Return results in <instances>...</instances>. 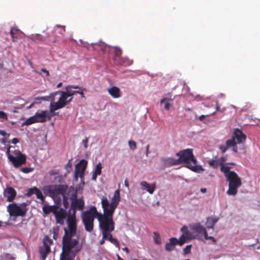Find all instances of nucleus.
<instances>
[{
  "label": "nucleus",
  "mask_w": 260,
  "mask_h": 260,
  "mask_svg": "<svg viewBox=\"0 0 260 260\" xmlns=\"http://www.w3.org/2000/svg\"><path fill=\"white\" fill-rule=\"evenodd\" d=\"M72 237L67 234L63 235L59 260H74L76 254L81 251L82 245H79V238L73 239Z\"/></svg>",
  "instance_id": "nucleus-1"
},
{
  "label": "nucleus",
  "mask_w": 260,
  "mask_h": 260,
  "mask_svg": "<svg viewBox=\"0 0 260 260\" xmlns=\"http://www.w3.org/2000/svg\"><path fill=\"white\" fill-rule=\"evenodd\" d=\"M120 200V196L119 189L115 191L111 203H109L106 197H103L102 198L101 204L104 211L103 218L113 221V214Z\"/></svg>",
  "instance_id": "nucleus-2"
},
{
  "label": "nucleus",
  "mask_w": 260,
  "mask_h": 260,
  "mask_svg": "<svg viewBox=\"0 0 260 260\" xmlns=\"http://www.w3.org/2000/svg\"><path fill=\"white\" fill-rule=\"evenodd\" d=\"M103 216L104 214L99 213L94 206H90L88 210L82 212L81 217L85 231L91 232L93 230L94 219L96 217L100 222V220H103Z\"/></svg>",
  "instance_id": "nucleus-3"
},
{
  "label": "nucleus",
  "mask_w": 260,
  "mask_h": 260,
  "mask_svg": "<svg viewBox=\"0 0 260 260\" xmlns=\"http://www.w3.org/2000/svg\"><path fill=\"white\" fill-rule=\"evenodd\" d=\"M11 148H15V147L9 146L6 152L8 160L10 161L15 168H18L25 165L26 162V156L23 154L19 149H15L11 150Z\"/></svg>",
  "instance_id": "nucleus-4"
},
{
  "label": "nucleus",
  "mask_w": 260,
  "mask_h": 260,
  "mask_svg": "<svg viewBox=\"0 0 260 260\" xmlns=\"http://www.w3.org/2000/svg\"><path fill=\"white\" fill-rule=\"evenodd\" d=\"M226 178L229 183L226 193L229 195L235 196L238 192L237 189L242 185L241 179L234 171L230 172Z\"/></svg>",
  "instance_id": "nucleus-5"
},
{
  "label": "nucleus",
  "mask_w": 260,
  "mask_h": 260,
  "mask_svg": "<svg viewBox=\"0 0 260 260\" xmlns=\"http://www.w3.org/2000/svg\"><path fill=\"white\" fill-rule=\"evenodd\" d=\"M115 223L111 221L103 218V220H100V228L102 231V238L100 242V245H103L105 240L108 237L107 233H111L114 230Z\"/></svg>",
  "instance_id": "nucleus-6"
},
{
  "label": "nucleus",
  "mask_w": 260,
  "mask_h": 260,
  "mask_svg": "<svg viewBox=\"0 0 260 260\" xmlns=\"http://www.w3.org/2000/svg\"><path fill=\"white\" fill-rule=\"evenodd\" d=\"M176 155L179 157L178 160L179 162V164L185 163L188 165L190 161L193 165L197 164V160L194 156L192 149L187 148L181 150L177 152Z\"/></svg>",
  "instance_id": "nucleus-7"
},
{
  "label": "nucleus",
  "mask_w": 260,
  "mask_h": 260,
  "mask_svg": "<svg viewBox=\"0 0 260 260\" xmlns=\"http://www.w3.org/2000/svg\"><path fill=\"white\" fill-rule=\"evenodd\" d=\"M69 231L64 228V235L67 234L68 236L74 237L77 231V219L74 213H71V210L68 212L67 220Z\"/></svg>",
  "instance_id": "nucleus-8"
},
{
  "label": "nucleus",
  "mask_w": 260,
  "mask_h": 260,
  "mask_svg": "<svg viewBox=\"0 0 260 260\" xmlns=\"http://www.w3.org/2000/svg\"><path fill=\"white\" fill-rule=\"evenodd\" d=\"M68 189L67 185H51L47 186L45 188V190L52 196L56 197L58 195H62L63 197L65 196Z\"/></svg>",
  "instance_id": "nucleus-9"
},
{
  "label": "nucleus",
  "mask_w": 260,
  "mask_h": 260,
  "mask_svg": "<svg viewBox=\"0 0 260 260\" xmlns=\"http://www.w3.org/2000/svg\"><path fill=\"white\" fill-rule=\"evenodd\" d=\"M7 211L12 216L23 217L26 214V209L25 205L20 207L14 203L10 204L8 206Z\"/></svg>",
  "instance_id": "nucleus-10"
},
{
  "label": "nucleus",
  "mask_w": 260,
  "mask_h": 260,
  "mask_svg": "<svg viewBox=\"0 0 260 260\" xmlns=\"http://www.w3.org/2000/svg\"><path fill=\"white\" fill-rule=\"evenodd\" d=\"M52 240L46 236L43 239V246L39 248L40 257L42 260H45L48 254L50 252V245L52 243Z\"/></svg>",
  "instance_id": "nucleus-11"
},
{
  "label": "nucleus",
  "mask_w": 260,
  "mask_h": 260,
  "mask_svg": "<svg viewBox=\"0 0 260 260\" xmlns=\"http://www.w3.org/2000/svg\"><path fill=\"white\" fill-rule=\"evenodd\" d=\"M87 165V161L84 159L80 160L75 165V178L77 180L78 177L83 178L84 173Z\"/></svg>",
  "instance_id": "nucleus-12"
},
{
  "label": "nucleus",
  "mask_w": 260,
  "mask_h": 260,
  "mask_svg": "<svg viewBox=\"0 0 260 260\" xmlns=\"http://www.w3.org/2000/svg\"><path fill=\"white\" fill-rule=\"evenodd\" d=\"M71 213H74L76 215V210L82 211L84 208V201L82 198H75L71 200Z\"/></svg>",
  "instance_id": "nucleus-13"
},
{
  "label": "nucleus",
  "mask_w": 260,
  "mask_h": 260,
  "mask_svg": "<svg viewBox=\"0 0 260 260\" xmlns=\"http://www.w3.org/2000/svg\"><path fill=\"white\" fill-rule=\"evenodd\" d=\"M232 139H234L235 141L237 140L236 143L240 144L245 142L246 139V136L243 133L242 130L236 128L234 130Z\"/></svg>",
  "instance_id": "nucleus-14"
},
{
  "label": "nucleus",
  "mask_w": 260,
  "mask_h": 260,
  "mask_svg": "<svg viewBox=\"0 0 260 260\" xmlns=\"http://www.w3.org/2000/svg\"><path fill=\"white\" fill-rule=\"evenodd\" d=\"M16 194V191L12 187H7L4 189V196L6 198L8 202H12L15 198Z\"/></svg>",
  "instance_id": "nucleus-15"
},
{
  "label": "nucleus",
  "mask_w": 260,
  "mask_h": 260,
  "mask_svg": "<svg viewBox=\"0 0 260 260\" xmlns=\"http://www.w3.org/2000/svg\"><path fill=\"white\" fill-rule=\"evenodd\" d=\"M58 93L60 94V96L57 101L63 107L69 104L73 100V98H70L66 91H58Z\"/></svg>",
  "instance_id": "nucleus-16"
},
{
  "label": "nucleus",
  "mask_w": 260,
  "mask_h": 260,
  "mask_svg": "<svg viewBox=\"0 0 260 260\" xmlns=\"http://www.w3.org/2000/svg\"><path fill=\"white\" fill-rule=\"evenodd\" d=\"M54 214L55 216L56 223L62 224L63 220L68 215V213L62 208H60L59 210H57Z\"/></svg>",
  "instance_id": "nucleus-17"
},
{
  "label": "nucleus",
  "mask_w": 260,
  "mask_h": 260,
  "mask_svg": "<svg viewBox=\"0 0 260 260\" xmlns=\"http://www.w3.org/2000/svg\"><path fill=\"white\" fill-rule=\"evenodd\" d=\"M37 122H44L47 119L50 120L51 115H49V113L46 111H42L40 113H36L35 115Z\"/></svg>",
  "instance_id": "nucleus-18"
},
{
  "label": "nucleus",
  "mask_w": 260,
  "mask_h": 260,
  "mask_svg": "<svg viewBox=\"0 0 260 260\" xmlns=\"http://www.w3.org/2000/svg\"><path fill=\"white\" fill-rule=\"evenodd\" d=\"M10 33L13 42H15L22 38V32L16 27H11Z\"/></svg>",
  "instance_id": "nucleus-19"
},
{
  "label": "nucleus",
  "mask_w": 260,
  "mask_h": 260,
  "mask_svg": "<svg viewBox=\"0 0 260 260\" xmlns=\"http://www.w3.org/2000/svg\"><path fill=\"white\" fill-rule=\"evenodd\" d=\"M140 185L143 189L146 190L150 194H152L155 189V184L154 183L150 185L146 181H143L140 182Z\"/></svg>",
  "instance_id": "nucleus-20"
},
{
  "label": "nucleus",
  "mask_w": 260,
  "mask_h": 260,
  "mask_svg": "<svg viewBox=\"0 0 260 260\" xmlns=\"http://www.w3.org/2000/svg\"><path fill=\"white\" fill-rule=\"evenodd\" d=\"M219 219V218L218 217H207L205 223V225L207 228H208V229H213L214 227L215 224L218 221Z\"/></svg>",
  "instance_id": "nucleus-21"
},
{
  "label": "nucleus",
  "mask_w": 260,
  "mask_h": 260,
  "mask_svg": "<svg viewBox=\"0 0 260 260\" xmlns=\"http://www.w3.org/2000/svg\"><path fill=\"white\" fill-rule=\"evenodd\" d=\"M109 94L113 98L117 99L121 96L120 90L116 86H113L108 89Z\"/></svg>",
  "instance_id": "nucleus-22"
},
{
  "label": "nucleus",
  "mask_w": 260,
  "mask_h": 260,
  "mask_svg": "<svg viewBox=\"0 0 260 260\" xmlns=\"http://www.w3.org/2000/svg\"><path fill=\"white\" fill-rule=\"evenodd\" d=\"M177 238L173 237L170 239V242L167 243L165 245V250L167 251H171L174 249L175 246L178 244Z\"/></svg>",
  "instance_id": "nucleus-23"
},
{
  "label": "nucleus",
  "mask_w": 260,
  "mask_h": 260,
  "mask_svg": "<svg viewBox=\"0 0 260 260\" xmlns=\"http://www.w3.org/2000/svg\"><path fill=\"white\" fill-rule=\"evenodd\" d=\"M43 211L45 214H48L51 212L53 214L55 213L58 209V207L56 205H48L47 204L44 205L42 208Z\"/></svg>",
  "instance_id": "nucleus-24"
},
{
  "label": "nucleus",
  "mask_w": 260,
  "mask_h": 260,
  "mask_svg": "<svg viewBox=\"0 0 260 260\" xmlns=\"http://www.w3.org/2000/svg\"><path fill=\"white\" fill-rule=\"evenodd\" d=\"M191 229L195 233L203 234L204 236H205V233H207L206 228L200 223L192 225Z\"/></svg>",
  "instance_id": "nucleus-25"
},
{
  "label": "nucleus",
  "mask_w": 260,
  "mask_h": 260,
  "mask_svg": "<svg viewBox=\"0 0 260 260\" xmlns=\"http://www.w3.org/2000/svg\"><path fill=\"white\" fill-rule=\"evenodd\" d=\"M164 164L166 167H171L174 165H180L178 159L168 157L163 159Z\"/></svg>",
  "instance_id": "nucleus-26"
},
{
  "label": "nucleus",
  "mask_w": 260,
  "mask_h": 260,
  "mask_svg": "<svg viewBox=\"0 0 260 260\" xmlns=\"http://www.w3.org/2000/svg\"><path fill=\"white\" fill-rule=\"evenodd\" d=\"M234 144V139H229L226 141L225 145H221L219 148L221 150L222 153H224L230 147H231L232 146H233Z\"/></svg>",
  "instance_id": "nucleus-27"
},
{
  "label": "nucleus",
  "mask_w": 260,
  "mask_h": 260,
  "mask_svg": "<svg viewBox=\"0 0 260 260\" xmlns=\"http://www.w3.org/2000/svg\"><path fill=\"white\" fill-rule=\"evenodd\" d=\"M67 196L70 200H72L77 198V191L74 187L71 186L68 190Z\"/></svg>",
  "instance_id": "nucleus-28"
},
{
  "label": "nucleus",
  "mask_w": 260,
  "mask_h": 260,
  "mask_svg": "<svg viewBox=\"0 0 260 260\" xmlns=\"http://www.w3.org/2000/svg\"><path fill=\"white\" fill-rule=\"evenodd\" d=\"M186 167L191 171L196 173H199L200 171L204 170V169L201 166L197 165V164L194 165L188 164L186 166Z\"/></svg>",
  "instance_id": "nucleus-29"
},
{
  "label": "nucleus",
  "mask_w": 260,
  "mask_h": 260,
  "mask_svg": "<svg viewBox=\"0 0 260 260\" xmlns=\"http://www.w3.org/2000/svg\"><path fill=\"white\" fill-rule=\"evenodd\" d=\"M107 235L108 237L107 239L113 243L117 248L120 249V244L116 238H113L112 235L110 233H107Z\"/></svg>",
  "instance_id": "nucleus-30"
},
{
  "label": "nucleus",
  "mask_w": 260,
  "mask_h": 260,
  "mask_svg": "<svg viewBox=\"0 0 260 260\" xmlns=\"http://www.w3.org/2000/svg\"><path fill=\"white\" fill-rule=\"evenodd\" d=\"M115 51H114V59L115 60H119L122 57H121V54L122 53V51L121 49L117 47H114Z\"/></svg>",
  "instance_id": "nucleus-31"
},
{
  "label": "nucleus",
  "mask_w": 260,
  "mask_h": 260,
  "mask_svg": "<svg viewBox=\"0 0 260 260\" xmlns=\"http://www.w3.org/2000/svg\"><path fill=\"white\" fill-rule=\"evenodd\" d=\"M63 108V107L57 101L54 104H51L50 106V112L53 113L55 110Z\"/></svg>",
  "instance_id": "nucleus-32"
},
{
  "label": "nucleus",
  "mask_w": 260,
  "mask_h": 260,
  "mask_svg": "<svg viewBox=\"0 0 260 260\" xmlns=\"http://www.w3.org/2000/svg\"><path fill=\"white\" fill-rule=\"evenodd\" d=\"M30 39L36 43H39L44 41V38L40 34L32 35L30 36Z\"/></svg>",
  "instance_id": "nucleus-33"
},
{
  "label": "nucleus",
  "mask_w": 260,
  "mask_h": 260,
  "mask_svg": "<svg viewBox=\"0 0 260 260\" xmlns=\"http://www.w3.org/2000/svg\"><path fill=\"white\" fill-rule=\"evenodd\" d=\"M64 89L66 90V92H67L70 98H73L72 96L77 93L78 92V90H73V88L70 87L69 85L66 86L64 87Z\"/></svg>",
  "instance_id": "nucleus-34"
},
{
  "label": "nucleus",
  "mask_w": 260,
  "mask_h": 260,
  "mask_svg": "<svg viewBox=\"0 0 260 260\" xmlns=\"http://www.w3.org/2000/svg\"><path fill=\"white\" fill-rule=\"evenodd\" d=\"M230 169L231 167L225 165V164L220 166V170L224 173V175L226 177V175L232 171H230Z\"/></svg>",
  "instance_id": "nucleus-35"
},
{
  "label": "nucleus",
  "mask_w": 260,
  "mask_h": 260,
  "mask_svg": "<svg viewBox=\"0 0 260 260\" xmlns=\"http://www.w3.org/2000/svg\"><path fill=\"white\" fill-rule=\"evenodd\" d=\"M36 118L35 117V115L30 117L29 118H27L23 123L22 125H30L32 123H36Z\"/></svg>",
  "instance_id": "nucleus-36"
},
{
  "label": "nucleus",
  "mask_w": 260,
  "mask_h": 260,
  "mask_svg": "<svg viewBox=\"0 0 260 260\" xmlns=\"http://www.w3.org/2000/svg\"><path fill=\"white\" fill-rule=\"evenodd\" d=\"M208 162V164L214 169H217L218 166H220L218 159H212L209 160Z\"/></svg>",
  "instance_id": "nucleus-37"
},
{
  "label": "nucleus",
  "mask_w": 260,
  "mask_h": 260,
  "mask_svg": "<svg viewBox=\"0 0 260 260\" xmlns=\"http://www.w3.org/2000/svg\"><path fill=\"white\" fill-rule=\"evenodd\" d=\"M119 63L124 66H128L132 64V61L127 58H121L119 60Z\"/></svg>",
  "instance_id": "nucleus-38"
},
{
  "label": "nucleus",
  "mask_w": 260,
  "mask_h": 260,
  "mask_svg": "<svg viewBox=\"0 0 260 260\" xmlns=\"http://www.w3.org/2000/svg\"><path fill=\"white\" fill-rule=\"evenodd\" d=\"M37 188V187L35 186L34 187L28 189L27 190L26 193H25L26 196L29 197L31 196L32 194H35L36 190Z\"/></svg>",
  "instance_id": "nucleus-39"
},
{
  "label": "nucleus",
  "mask_w": 260,
  "mask_h": 260,
  "mask_svg": "<svg viewBox=\"0 0 260 260\" xmlns=\"http://www.w3.org/2000/svg\"><path fill=\"white\" fill-rule=\"evenodd\" d=\"M35 194L36 195L37 199H40L42 201H44V197L41 190L38 188H37L36 190Z\"/></svg>",
  "instance_id": "nucleus-40"
},
{
  "label": "nucleus",
  "mask_w": 260,
  "mask_h": 260,
  "mask_svg": "<svg viewBox=\"0 0 260 260\" xmlns=\"http://www.w3.org/2000/svg\"><path fill=\"white\" fill-rule=\"evenodd\" d=\"M102 167L101 164L100 162H99L96 165L94 172L96 173V174H99L100 175L102 173Z\"/></svg>",
  "instance_id": "nucleus-41"
},
{
  "label": "nucleus",
  "mask_w": 260,
  "mask_h": 260,
  "mask_svg": "<svg viewBox=\"0 0 260 260\" xmlns=\"http://www.w3.org/2000/svg\"><path fill=\"white\" fill-rule=\"evenodd\" d=\"M128 145L131 148V149L134 150L136 149L137 148V144L136 143L133 141V140H129L128 142Z\"/></svg>",
  "instance_id": "nucleus-42"
},
{
  "label": "nucleus",
  "mask_w": 260,
  "mask_h": 260,
  "mask_svg": "<svg viewBox=\"0 0 260 260\" xmlns=\"http://www.w3.org/2000/svg\"><path fill=\"white\" fill-rule=\"evenodd\" d=\"M178 244L180 245H183L184 243L186 242V237L184 235H182L180 237L179 240H178Z\"/></svg>",
  "instance_id": "nucleus-43"
},
{
  "label": "nucleus",
  "mask_w": 260,
  "mask_h": 260,
  "mask_svg": "<svg viewBox=\"0 0 260 260\" xmlns=\"http://www.w3.org/2000/svg\"><path fill=\"white\" fill-rule=\"evenodd\" d=\"M34 169L31 168H22L21 169V171L22 172L24 173L27 174L33 171Z\"/></svg>",
  "instance_id": "nucleus-44"
},
{
  "label": "nucleus",
  "mask_w": 260,
  "mask_h": 260,
  "mask_svg": "<svg viewBox=\"0 0 260 260\" xmlns=\"http://www.w3.org/2000/svg\"><path fill=\"white\" fill-rule=\"evenodd\" d=\"M164 102H165L164 108L166 110H169L170 108V104L168 102H166V100L165 99H162L161 100L160 103H162Z\"/></svg>",
  "instance_id": "nucleus-45"
},
{
  "label": "nucleus",
  "mask_w": 260,
  "mask_h": 260,
  "mask_svg": "<svg viewBox=\"0 0 260 260\" xmlns=\"http://www.w3.org/2000/svg\"><path fill=\"white\" fill-rule=\"evenodd\" d=\"M191 245H188L186 246V247L184 249V254H189L191 252Z\"/></svg>",
  "instance_id": "nucleus-46"
},
{
  "label": "nucleus",
  "mask_w": 260,
  "mask_h": 260,
  "mask_svg": "<svg viewBox=\"0 0 260 260\" xmlns=\"http://www.w3.org/2000/svg\"><path fill=\"white\" fill-rule=\"evenodd\" d=\"M0 118L7 120L8 119V115L7 113L4 111H0Z\"/></svg>",
  "instance_id": "nucleus-47"
},
{
  "label": "nucleus",
  "mask_w": 260,
  "mask_h": 260,
  "mask_svg": "<svg viewBox=\"0 0 260 260\" xmlns=\"http://www.w3.org/2000/svg\"><path fill=\"white\" fill-rule=\"evenodd\" d=\"M204 237H205V239L206 240H211L214 243H215L216 242V240L213 237H212V236H209L208 235L207 232L205 233V235L204 236Z\"/></svg>",
  "instance_id": "nucleus-48"
},
{
  "label": "nucleus",
  "mask_w": 260,
  "mask_h": 260,
  "mask_svg": "<svg viewBox=\"0 0 260 260\" xmlns=\"http://www.w3.org/2000/svg\"><path fill=\"white\" fill-rule=\"evenodd\" d=\"M204 237H205V239L206 240H211L214 243H215L216 242V240L213 237H212V236H209L208 235L207 232L205 233V235L204 236Z\"/></svg>",
  "instance_id": "nucleus-49"
},
{
  "label": "nucleus",
  "mask_w": 260,
  "mask_h": 260,
  "mask_svg": "<svg viewBox=\"0 0 260 260\" xmlns=\"http://www.w3.org/2000/svg\"><path fill=\"white\" fill-rule=\"evenodd\" d=\"M17 101L19 102V103H20L19 104L21 106V107H17V108H18V109L21 108L22 106L24 105L26 103L25 101L23 99L19 98L17 99Z\"/></svg>",
  "instance_id": "nucleus-50"
},
{
  "label": "nucleus",
  "mask_w": 260,
  "mask_h": 260,
  "mask_svg": "<svg viewBox=\"0 0 260 260\" xmlns=\"http://www.w3.org/2000/svg\"><path fill=\"white\" fill-rule=\"evenodd\" d=\"M62 197H63V204L64 207L66 208H67L68 205H69V203L67 201L68 198L67 197V196L66 195Z\"/></svg>",
  "instance_id": "nucleus-51"
},
{
  "label": "nucleus",
  "mask_w": 260,
  "mask_h": 260,
  "mask_svg": "<svg viewBox=\"0 0 260 260\" xmlns=\"http://www.w3.org/2000/svg\"><path fill=\"white\" fill-rule=\"evenodd\" d=\"M72 169V162L71 160H69L67 163V164L66 165V169L67 170V171L69 172Z\"/></svg>",
  "instance_id": "nucleus-52"
},
{
  "label": "nucleus",
  "mask_w": 260,
  "mask_h": 260,
  "mask_svg": "<svg viewBox=\"0 0 260 260\" xmlns=\"http://www.w3.org/2000/svg\"><path fill=\"white\" fill-rule=\"evenodd\" d=\"M218 160H219V163L220 164V166H221V165L224 164L226 160V157L222 156V157H221Z\"/></svg>",
  "instance_id": "nucleus-53"
},
{
  "label": "nucleus",
  "mask_w": 260,
  "mask_h": 260,
  "mask_svg": "<svg viewBox=\"0 0 260 260\" xmlns=\"http://www.w3.org/2000/svg\"><path fill=\"white\" fill-rule=\"evenodd\" d=\"M86 91V89L85 88H83L81 90H78L77 93L80 94L82 98H85V96L84 94V91Z\"/></svg>",
  "instance_id": "nucleus-54"
},
{
  "label": "nucleus",
  "mask_w": 260,
  "mask_h": 260,
  "mask_svg": "<svg viewBox=\"0 0 260 260\" xmlns=\"http://www.w3.org/2000/svg\"><path fill=\"white\" fill-rule=\"evenodd\" d=\"M183 235H184V236L186 238H190V239H192V237H191V234L190 233V232L188 231L187 232H185V234H183Z\"/></svg>",
  "instance_id": "nucleus-55"
},
{
  "label": "nucleus",
  "mask_w": 260,
  "mask_h": 260,
  "mask_svg": "<svg viewBox=\"0 0 260 260\" xmlns=\"http://www.w3.org/2000/svg\"><path fill=\"white\" fill-rule=\"evenodd\" d=\"M236 144V141L235 140V144L233 146H232V147H233V150L235 153L238 152V147Z\"/></svg>",
  "instance_id": "nucleus-56"
},
{
  "label": "nucleus",
  "mask_w": 260,
  "mask_h": 260,
  "mask_svg": "<svg viewBox=\"0 0 260 260\" xmlns=\"http://www.w3.org/2000/svg\"><path fill=\"white\" fill-rule=\"evenodd\" d=\"M70 87L72 88L73 89H78L79 90H81L83 88L81 87H80L78 85H69Z\"/></svg>",
  "instance_id": "nucleus-57"
},
{
  "label": "nucleus",
  "mask_w": 260,
  "mask_h": 260,
  "mask_svg": "<svg viewBox=\"0 0 260 260\" xmlns=\"http://www.w3.org/2000/svg\"><path fill=\"white\" fill-rule=\"evenodd\" d=\"M88 140L87 138H86L84 140H83L82 143L84 144L85 148H87V143H88Z\"/></svg>",
  "instance_id": "nucleus-58"
},
{
  "label": "nucleus",
  "mask_w": 260,
  "mask_h": 260,
  "mask_svg": "<svg viewBox=\"0 0 260 260\" xmlns=\"http://www.w3.org/2000/svg\"><path fill=\"white\" fill-rule=\"evenodd\" d=\"M181 231L182 232L183 234H185V232H187L188 231L187 227L186 225H184L182 227Z\"/></svg>",
  "instance_id": "nucleus-59"
},
{
  "label": "nucleus",
  "mask_w": 260,
  "mask_h": 260,
  "mask_svg": "<svg viewBox=\"0 0 260 260\" xmlns=\"http://www.w3.org/2000/svg\"><path fill=\"white\" fill-rule=\"evenodd\" d=\"M41 72L46 74V76H49L50 75L49 72L46 69H42L41 70Z\"/></svg>",
  "instance_id": "nucleus-60"
},
{
  "label": "nucleus",
  "mask_w": 260,
  "mask_h": 260,
  "mask_svg": "<svg viewBox=\"0 0 260 260\" xmlns=\"http://www.w3.org/2000/svg\"><path fill=\"white\" fill-rule=\"evenodd\" d=\"M99 175V174H96V173L93 172L92 175V180L94 181H96L97 176Z\"/></svg>",
  "instance_id": "nucleus-61"
},
{
  "label": "nucleus",
  "mask_w": 260,
  "mask_h": 260,
  "mask_svg": "<svg viewBox=\"0 0 260 260\" xmlns=\"http://www.w3.org/2000/svg\"><path fill=\"white\" fill-rule=\"evenodd\" d=\"M56 27H58V28H60L61 29V30L63 32H65V31H66V27H65V26H64V25L61 26V25H56Z\"/></svg>",
  "instance_id": "nucleus-62"
},
{
  "label": "nucleus",
  "mask_w": 260,
  "mask_h": 260,
  "mask_svg": "<svg viewBox=\"0 0 260 260\" xmlns=\"http://www.w3.org/2000/svg\"><path fill=\"white\" fill-rule=\"evenodd\" d=\"M19 140L17 138H14L12 140V143L16 144L18 143Z\"/></svg>",
  "instance_id": "nucleus-63"
},
{
  "label": "nucleus",
  "mask_w": 260,
  "mask_h": 260,
  "mask_svg": "<svg viewBox=\"0 0 260 260\" xmlns=\"http://www.w3.org/2000/svg\"><path fill=\"white\" fill-rule=\"evenodd\" d=\"M0 135L5 137L6 135V133L3 130H0Z\"/></svg>",
  "instance_id": "nucleus-64"
}]
</instances>
